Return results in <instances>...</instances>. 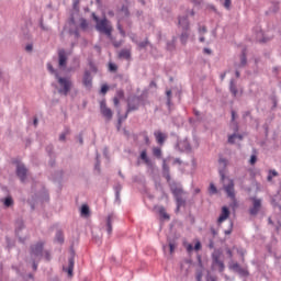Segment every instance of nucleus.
Segmentation results:
<instances>
[{"instance_id": "1", "label": "nucleus", "mask_w": 281, "mask_h": 281, "mask_svg": "<svg viewBox=\"0 0 281 281\" xmlns=\"http://www.w3.org/2000/svg\"><path fill=\"white\" fill-rule=\"evenodd\" d=\"M162 177L166 178L167 183L169 184L170 192L173 194L175 201H176V213H178L181 207H186V192L183 190V186L181 183L176 181H170V167L166 162L162 164Z\"/></svg>"}, {"instance_id": "2", "label": "nucleus", "mask_w": 281, "mask_h": 281, "mask_svg": "<svg viewBox=\"0 0 281 281\" xmlns=\"http://www.w3.org/2000/svg\"><path fill=\"white\" fill-rule=\"evenodd\" d=\"M47 70L49 71V74H52V76H55V78L58 81L59 85V89H58V93H60V95H69V91H71V80L65 77H60V74H58V70L54 69V66L52 65V63H47Z\"/></svg>"}, {"instance_id": "3", "label": "nucleus", "mask_w": 281, "mask_h": 281, "mask_svg": "<svg viewBox=\"0 0 281 281\" xmlns=\"http://www.w3.org/2000/svg\"><path fill=\"white\" fill-rule=\"evenodd\" d=\"M142 102H144V97L138 95V97H133L132 99H130L127 101V110L124 116H119L117 120V128L120 130V127L122 126V123L124 122V120H126L128 117V113L133 112V111H139V106H142Z\"/></svg>"}, {"instance_id": "4", "label": "nucleus", "mask_w": 281, "mask_h": 281, "mask_svg": "<svg viewBox=\"0 0 281 281\" xmlns=\"http://www.w3.org/2000/svg\"><path fill=\"white\" fill-rule=\"evenodd\" d=\"M178 25L179 27H182L180 43L181 45H188V38H190V20H188V15L179 16Z\"/></svg>"}, {"instance_id": "5", "label": "nucleus", "mask_w": 281, "mask_h": 281, "mask_svg": "<svg viewBox=\"0 0 281 281\" xmlns=\"http://www.w3.org/2000/svg\"><path fill=\"white\" fill-rule=\"evenodd\" d=\"M93 20L97 22L95 29L101 34H106L109 38H111V33L113 32V29L109 26V20L106 18L100 20L94 13L92 14Z\"/></svg>"}, {"instance_id": "6", "label": "nucleus", "mask_w": 281, "mask_h": 281, "mask_svg": "<svg viewBox=\"0 0 281 281\" xmlns=\"http://www.w3.org/2000/svg\"><path fill=\"white\" fill-rule=\"evenodd\" d=\"M43 249H45V241H37L30 246V256L32 260H41L43 258Z\"/></svg>"}, {"instance_id": "7", "label": "nucleus", "mask_w": 281, "mask_h": 281, "mask_svg": "<svg viewBox=\"0 0 281 281\" xmlns=\"http://www.w3.org/2000/svg\"><path fill=\"white\" fill-rule=\"evenodd\" d=\"M100 111L105 120H113V111L109 106H106V99L100 101Z\"/></svg>"}, {"instance_id": "8", "label": "nucleus", "mask_w": 281, "mask_h": 281, "mask_svg": "<svg viewBox=\"0 0 281 281\" xmlns=\"http://www.w3.org/2000/svg\"><path fill=\"white\" fill-rule=\"evenodd\" d=\"M246 66H247V48H244L241 50V54H240V63L235 65V67H236V71H235L236 78H240V71L238 69H243V67H246Z\"/></svg>"}, {"instance_id": "9", "label": "nucleus", "mask_w": 281, "mask_h": 281, "mask_svg": "<svg viewBox=\"0 0 281 281\" xmlns=\"http://www.w3.org/2000/svg\"><path fill=\"white\" fill-rule=\"evenodd\" d=\"M250 201L252 202V206L249 209V214L250 216H258V212H260V209L262 207V200L250 198Z\"/></svg>"}, {"instance_id": "10", "label": "nucleus", "mask_w": 281, "mask_h": 281, "mask_svg": "<svg viewBox=\"0 0 281 281\" xmlns=\"http://www.w3.org/2000/svg\"><path fill=\"white\" fill-rule=\"evenodd\" d=\"M16 177H19L20 181L22 183H25V180L27 179V168L25 167V165L19 162L16 165Z\"/></svg>"}, {"instance_id": "11", "label": "nucleus", "mask_w": 281, "mask_h": 281, "mask_svg": "<svg viewBox=\"0 0 281 281\" xmlns=\"http://www.w3.org/2000/svg\"><path fill=\"white\" fill-rule=\"evenodd\" d=\"M227 183L223 186L228 199H236V191L234 189V180L227 178Z\"/></svg>"}, {"instance_id": "12", "label": "nucleus", "mask_w": 281, "mask_h": 281, "mask_svg": "<svg viewBox=\"0 0 281 281\" xmlns=\"http://www.w3.org/2000/svg\"><path fill=\"white\" fill-rule=\"evenodd\" d=\"M58 67L59 69H67V52L65 48L58 49Z\"/></svg>"}, {"instance_id": "13", "label": "nucleus", "mask_w": 281, "mask_h": 281, "mask_svg": "<svg viewBox=\"0 0 281 281\" xmlns=\"http://www.w3.org/2000/svg\"><path fill=\"white\" fill-rule=\"evenodd\" d=\"M82 85L88 90H91V88L93 87V76H91V70H85L82 77Z\"/></svg>"}, {"instance_id": "14", "label": "nucleus", "mask_w": 281, "mask_h": 281, "mask_svg": "<svg viewBox=\"0 0 281 281\" xmlns=\"http://www.w3.org/2000/svg\"><path fill=\"white\" fill-rule=\"evenodd\" d=\"M218 164L221 166V168L218 169L221 181H225V168H227L229 161L227 160V158H223V156H220Z\"/></svg>"}, {"instance_id": "15", "label": "nucleus", "mask_w": 281, "mask_h": 281, "mask_svg": "<svg viewBox=\"0 0 281 281\" xmlns=\"http://www.w3.org/2000/svg\"><path fill=\"white\" fill-rule=\"evenodd\" d=\"M176 147L180 153H190L192 150V147L190 146V142L188 139L178 140Z\"/></svg>"}, {"instance_id": "16", "label": "nucleus", "mask_w": 281, "mask_h": 281, "mask_svg": "<svg viewBox=\"0 0 281 281\" xmlns=\"http://www.w3.org/2000/svg\"><path fill=\"white\" fill-rule=\"evenodd\" d=\"M113 221H115V213H110L105 220V227L109 236L113 234Z\"/></svg>"}, {"instance_id": "17", "label": "nucleus", "mask_w": 281, "mask_h": 281, "mask_svg": "<svg viewBox=\"0 0 281 281\" xmlns=\"http://www.w3.org/2000/svg\"><path fill=\"white\" fill-rule=\"evenodd\" d=\"M74 265L75 259L74 257H70L68 259V267H63V271H65V273H68V278H74Z\"/></svg>"}, {"instance_id": "18", "label": "nucleus", "mask_w": 281, "mask_h": 281, "mask_svg": "<svg viewBox=\"0 0 281 281\" xmlns=\"http://www.w3.org/2000/svg\"><path fill=\"white\" fill-rule=\"evenodd\" d=\"M154 136L156 138L157 144H159V146H164V144L166 143V139L168 138V136L164 134L161 131H155Z\"/></svg>"}, {"instance_id": "19", "label": "nucleus", "mask_w": 281, "mask_h": 281, "mask_svg": "<svg viewBox=\"0 0 281 281\" xmlns=\"http://www.w3.org/2000/svg\"><path fill=\"white\" fill-rule=\"evenodd\" d=\"M227 218H229V209L227 206H223L222 213H221L220 217L217 218L218 225H221V223H223L224 221H227Z\"/></svg>"}, {"instance_id": "20", "label": "nucleus", "mask_w": 281, "mask_h": 281, "mask_svg": "<svg viewBox=\"0 0 281 281\" xmlns=\"http://www.w3.org/2000/svg\"><path fill=\"white\" fill-rule=\"evenodd\" d=\"M139 159H142L146 166H153V160L148 157V151L146 149L140 151Z\"/></svg>"}, {"instance_id": "21", "label": "nucleus", "mask_w": 281, "mask_h": 281, "mask_svg": "<svg viewBox=\"0 0 281 281\" xmlns=\"http://www.w3.org/2000/svg\"><path fill=\"white\" fill-rule=\"evenodd\" d=\"M213 266L218 267L220 273H223V271H225V263H223L218 256H213Z\"/></svg>"}, {"instance_id": "22", "label": "nucleus", "mask_w": 281, "mask_h": 281, "mask_svg": "<svg viewBox=\"0 0 281 281\" xmlns=\"http://www.w3.org/2000/svg\"><path fill=\"white\" fill-rule=\"evenodd\" d=\"M119 58H124V60H131L132 55H131V49L128 48H123L119 53Z\"/></svg>"}, {"instance_id": "23", "label": "nucleus", "mask_w": 281, "mask_h": 281, "mask_svg": "<svg viewBox=\"0 0 281 281\" xmlns=\"http://www.w3.org/2000/svg\"><path fill=\"white\" fill-rule=\"evenodd\" d=\"M167 52H175L177 49V36H173L171 41L167 42Z\"/></svg>"}, {"instance_id": "24", "label": "nucleus", "mask_w": 281, "mask_h": 281, "mask_svg": "<svg viewBox=\"0 0 281 281\" xmlns=\"http://www.w3.org/2000/svg\"><path fill=\"white\" fill-rule=\"evenodd\" d=\"M229 91L233 94V98H236V95H238V89L236 88V80L235 79H231Z\"/></svg>"}, {"instance_id": "25", "label": "nucleus", "mask_w": 281, "mask_h": 281, "mask_svg": "<svg viewBox=\"0 0 281 281\" xmlns=\"http://www.w3.org/2000/svg\"><path fill=\"white\" fill-rule=\"evenodd\" d=\"M25 228V224L23 223V220H18L15 222V234L16 236H19L21 229H24Z\"/></svg>"}, {"instance_id": "26", "label": "nucleus", "mask_w": 281, "mask_h": 281, "mask_svg": "<svg viewBox=\"0 0 281 281\" xmlns=\"http://www.w3.org/2000/svg\"><path fill=\"white\" fill-rule=\"evenodd\" d=\"M56 243H59V245H63L65 243V235H63V231H57L55 235Z\"/></svg>"}, {"instance_id": "27", "label": "nucleus", "mask_w": 281, "mask_h": 281, "mask_svg": "<svg viewBox=\"0 0 281 281\" xmlns=\"http://www.w3.org/2000/svg\"><path fill=\"white\" fill-rule=\"evenodd\" d=\"M79 27L82 30V32H87V30H89V22H87V19H80Z\"/></svg>"}, {"instance_id": "28", "label": "nucleus", "mask_w": 281, "mask_h": 281, "mask_svg": "<svg viewBox=\"0 0 281 281\" xmlns=\"http://www.w3.org/2000/svg\"><path fill=\"white\" fill-rule=\"evenodd\" d=\"M166 95H167V106L170 111V109L172 106V90H167Z\"/></svg>"}, {"instance_id": "29", "label": "nucleus", "mask_w": 281, "mask_h": 281, "mask_svg": "<svg viewBox=\"0 0 281 281\" xmlns=\"http://www.w3.org/2000/svg\"><path fill=\"white\" fill-rule=\"evenodd\" d=\"M231 268L234 270V271H237L238 273H243L244 276L247 274V271H245V269L240 268V265L239 263H233L231 266Z\"/></svg>"}, {"instance_id": "30", "label": "nucleus", "mask_w": 281, "mask_h": 281, "mask_svg": "<svg viewBox=\"0 0 281 281\" xmlns=\"http://www.w3.org/2000/svg\"><path fill=\"white\" fill-rule=\"evenodd\" d=\"M88 65L92 74H95L98 71V66H95V63H93V59L89 58Z\"/></svg>"}, {"instance_id": "31", "label": "nucleus", "mask_w": 281, "mask_h": 281, "mask_svg": "<svg viewBox=\"0 0 281 281\" xmlns=\"http://www.w3.org/2000/svg\"><path fill=\"white\" fill-rule=\"evenodd\" d=\"M278 172L274 169H270L268 171V177H267V181L271 182L273 181V177H278Z\"/></svg>"}, {"instance_id": "32", "label": "nucleus", "mask_w": 281, "mask_h": 281, "mask_svg": "<svg viewBox=\"0 0 281 281\" xmlns=\"http://www.w3.org/2000/svg\"><path fill=\"white\" fill-rule=\"evenodd\" d=\"M158 214L161 216V218H165V220L170 218V215H168V213H166V209L164 206H160L158 209Z\"/></svg>"}, {"instance_id": "33", "label": "nucleus", "mask_w": 281, "mask_h": 281, "mask_svg": "<svg viewBox=\"0 0 281 281\" xmlns=\"http://www.w3.org/2000/svg\"><path fill=\"white\" fill-rule=\"evenodd\" d=\"M3 204L5 207H12V205H14V200L12 196H7L3 201Z\"/></svg>"}, {"instance_id": "34", "label": "nucleus", "mask_w": 281, "mask_h": 281, "mask_svg": "<svg viewBox=\"0 0 281 281\" xmlns=\"http://www.w3.org/2000/svg\"><path fill=\"white\" fill-rule=\"evenodd\" d=\"M90 210H89V205L83 204L81 206V216H89Z\"/></svg>"}, {"instance_id": "35", "label": "nucleus", "mask_w": 281, "mask_h": 281, "mask_svg": "<svg viewBox=\"0 0 281 281\" xmlns=\"http://www.w3.org/2000/svg\"><path fill=\"white\" fill-rule=\"evenodd\" d=\"M153 155H154V157H157V159H161V148L154 147L153 148Z\"/></svg>"}, {"instance_id": "36", "label": "nucleus", "mask_w": 281, "mask_h": 281, "mask_svg": "<svg viewBox=\"0 0 281 281\" xmlns=\"http://www.w3.org/2000/svg\"><path fill=\"white\" fill-rule=\"evenodd\" d=\"M67 135H69L68 127H66L65 131L59 135V142H65V139H67Z\"/></svg>"}, {"instance_id": "37", "label": "nucleus", "mask_w": 281, "mask_h": 281, "mask_svg": "<svg viewBox=\"0 0 281 281\" xmlns=\"http://www.w3.org/2000/svg\"><path fill=\"white\" fill-rule=\"evenodd\" d=\"M209 192L210 194H218V189H216V186H214V183H210Z\"/></svg>"}, {"instance_id": "38", "label": "nucleus", "mask_w": 281, "mask_h": 281, "mask_svg": "<svg viewBox=\"0 0 281 281\" xmlns=\"http://www.w3.org/2000/svg\"><path fill=\"white\" fill-rule=\"evenodd\" d=\"M121 12H122V14H124V16H131V11H128L127 5H122Z\"/></svg>"}, {"instance_id": "39", "label": "nucleus", "mask_w": 281, "mask_h": 281, "mask_svg": "<svg viewBox=\"0 0 281 281\" xmlns=\"http://www.w3.org/2000/svg\"><path fill=\"white\" fill-rule=\"evenodd\" d=\"M256 161H258V156H256V154H252L249 160L250 166H255Z\"/></svg>"}, {"instance_id": "40", "label": "nucleus", "mask_w": 281, "mask_h": 281, "mask_svg": "<svg viewBox=\"0 0 281 281\" xmlns=\"http://www.w3.org/2000/svg\"><path fill=\"white\" fill-rule=\"evenodd\" d=\"M53 150H54V145H48L46 147V153L48 154L49 157H54Z\"/></svg>"}, {"instance_id": "41", "label": "nucleus", "mask_w": 281, "mask_h": 281, "mask_svg": "<svg viewBox=\"0 0 281 281\" xmlns=\"http://www.w3.org/2000/svg\"><path fill=\"white\" fill-rule=\"evenodd\" d=\"M109 71H111V72L117 71V65H115L113 63H110L109 64Z\"/></svg>"}, {"instance_id": "42", "label": "nucleus", "mask_w": 281, "mask_h": 281, "mask_svg": "<svg viewBox=\"0 0 281 281\" xmlns=\"http://www.w3.org/2000/svg\"><path fill=\"white\" fill-rule=\"evenodd\" d=\"M228 144H236V133L228 136Z\"/></svg>"}, {"instance_id": "43", "label": "nucleus", "mask_w": 281, "mask_h": 281, "mask_svg": "<svg viewBox=\"0 0 281 281\" xmlns=\"http://www.w3.org/2000/svg\"><path fill=\"white\" fill-rule=\"evenodd\" d=\"M94 170H97V172H100V155L97 154V162L94 165Z\"/></svg>"}, {"instance_id": "44", "label": "nucleus", "mask_w": 281, "mask_h": 281, "mask_svg": "<svg viewBox=\"0 0 281 281\" xmlns=\"http://www.w3.org/2000/svg\"><path fill=\"white\" fill-rule=\"evenodd\" d=\"M44 258H45V260H47V262H49V260H52V254L49 252V250L44 251Z\"/></svg>"}, {"instance_id": "45", "label": "nucleus", "mask_w": 281, "mask_h": 281, "mask_svg": "<svg viewBox=\"0 0 281 281\" xmlns=\"http://www.w3.org/2000/svg\"><path fill=\"white\" fill-rule=\"evenodd\" d=\"M198 32H199V34H207V27L206 26H199Z\"/></svg>"}, {"instance_id": "46", "label": "nucleus", "mask_w": 281, "mask_h": 281, "mask_svg": "<svg viewBox=\"0 0 281 281\" xmlns=\"http://www.w3.org/2000/svg\"><path fill=\"white\" fill-rule=\"evenodd\" d=\"M233 229H234V223L231 222L229 228L226 229V231H224V234H225L226 236H229V234H232Z\"/></svg>"}, {"instance_id": "47", "label": "nucleus", "mask_w": 281, "mask_h": 281, "mask_svg": "<svg viewBox=\"0 0 281 281\" xmlns=\"http://www.w3.org/2000/svg\"><path fill=\"white\" fill-rule=\"evenodd\" d=\"M117 30L122 36H126V32H124V29L122 27V24L117 23Z\"/></svg>"}, {"instance_id": "48", "label": "nucleus", "mask_w": 281, "mask_h": 281, "mask_svg": "<svg viewBox=\"0 0 281 281\" xmlns=\"http://www.w3.org/2000/svg\"><path fill=\"white\" fill-rule=\"evenodd\" d=\"M224 8H226V10H229V8H232V0H224Z\"/></svg>"}, {"instance_id": "49", "label": "nucleus", "mask_w": 281, "mask_h": 281, "mask_svg": "<svg viewBox=\"0 0 281 281\" xmlns=\"http://www.w3.org/2000/svg\"><path fill=\"white\" fill-rule=\"evenodd\" d=\"M116 98H119L120 100H122L124 98V90H117L116 91Z\"/></svg>"}, {"instance_id": "50", "label": "nucleus", "mask_w": 281, "mask_h": 281, "mask_svg": "<svg viewBox=\"0 0 281 281\" xmlns=\"http://www.w3.org/2000/svg\"><path fill=\"white\" fill-rule=\"evenodd\" d=\"M114 192L116 193V194H119V193H121L122 192V184H116L115 187H114Z\"/></svg>"}, {"instance_id": "51", "label": "nucleus", "mask_w": 281, "mask_h": 281, "mask_svg": "<svg viewBox=\"0 0 281 281\" xmlns=\"http://www.w3.org/2000/svg\"><path fill=\"white\" fill-rule=\"evenodd\" d=\"M106 91H109V86H108V85H103V86L101 87V93H102L103 95H105Z\"/></svg>"}, {"instance_id": "52", "label": "nucleus", "mask_w": 281, "mask_h": 281, "mask_svg": "<svg viewBox=\"0 0 281 281\" xmlns=\"http://www.w3.org/2000/svg\"><path fill=\"white\" fill-rule=\"evenodd\" d=\"M193 249H194L195 251H200V249H201V241H200V240H196V243H195Z\"/></svg>"}, {"instance_id": "53", "label": "nucleus", "mask_w": 281, "mask_h": 281, "mask_svg": "<svg viewBox=\"0 0 281 281\" xmlns=\"http://www.w3.org/2000/svg\"><path fill=\"white\" fill-rule=\"evenodd\" d=\"M195 280H196V281L203 280V272H201V271L198 272L196 276H195Z\"/></svg>"}, {"instance_id": "54", "label": "nucleus", "mask_w": 281, "mask_h": 281, "mask_svg": "<svg viewBox=\"0 0 281 281\" xmlns=\"http://www.w3.org/2000/svg\"><path fill=\"white\" fill-rule=\"evenodd\" d=\"M187 251L190 254L192 251H194V246H192V244H188L187 245Z\"/></svg>"}, {"instance_id": "55", "label": "nucleus", "mask_w": 281, "mask_h": 281, "mask_svg": "<svg viewBox=\"0 0 281 281\" xmlns=\"http://www.w3.org/2000/svg\"><path fill=\"white\" fill-rule=\"evenodd\" d=\"M75 38H80V31L78 29H76L74 32H72Z\"/></svg>"}, {"instance_id": "56", "label": "nucleus", "mask_w": 281, "mask_h": 281, "mask_svg": "<svg viewBox=\"0 0 281 281\" xmlns=\"http://www.w3.org/2000/svg\"><path fill=\"white\" fill-rule=\"evenodd\" d=\"M32 49H34V46H33L32 44H27V45L25 46V50H26V52H32Z\"/></svg>"}, {"instance_id": "57", "label": "nucleus", "mask_w": 281, "mask_h": 281, "mask_svg": "<svg viewBox=\"0 0 281 281\" xmlns=\"http://www.w3.org/2000/svg\"><path fill=\"white\" fill-rule=\"evenodd\" d=\"M113 102H114V106H117L120 104V98L114 97Z\"/></svg>"}, {"instance_id": "58", "label": "nucleus", "mask_w": 281, "mask_h": 281, "mask_svg": "<svg viewBox=\"0 0 281 281\" xmlns=\"http://www.w3.org/2000/svg\"><path fill=\"white\" fill-rule=\"evenodd\" d=\"M35 260L36 259H33V271H36V269H38V263Z\"/></svg>"}, {"instance_id": "59", "label": "nucleus", "mask_w": 281, "mask_h": 281, "mask_svg": "<svg viewBox=\"0 0 281 281\" xmlns=\"http://www.w3.org/2000/svg\"><path fill=\"white\" fill-rule=\"evenodd\" d=\"M138 45L140 48H144L148 45V42H140Z\"/></svg>"}, {"instance_id": "60", "label": "nucleus", "mask_w": 281, "mask_h": 281, "mask_svg": "<svg viewBox=\"0 0 281 281\" xmlns=\"http://www.w3.org/2000/svg\"><path fill=\"white\" fill-rule=\"evenodd\" d=\"M236 121V111H232V122Z\"/></svg>"}, {"instance_id": "61", "label": "nucleus", "mask_w": 281, "mask_h": 281, "mask_svg": "<svg viewBox=\"0 0 281 281\" xmlns=\"http://www.w3.org/2000/svg\"><path fill=\"white\" fill-rule=\"evenodd\" d=\"M144 139H145V144H150V138L148 137V135H145L144 136Z\"/></svg>"}, {"instance_id": "62", "label": "nucleus", "mask_w": 281, "mask_h": 281, "mask_svg": "<svg viewBox=\"0 0 281 281\" xmlns=\"http://www.w3.org/2000/svg\"><path fill=\"white\" fill-rule=\"evenodd\" d=\"M44 201H49V193L44 192Z\"/></svg>"}, {"instance_id": "63", "label": "nucleus", "mask_w": 281, "mask_h": 281, "mask_svg": "<svg viewBox=\"0 0 281 281\" xmlns=\"http://www.w3.org/2000/svg\"><path fill=\"white\" fill-rule=\"evenodd\" d=\"M203 52H204V54H212V49H210V48H204Z\"/></svg>"}, {"instance_id": "64", "label": "nucleus", "mask_w": 281, "mask_h": 281, "mask_svg": "<svg viewBox=\"0 0 281 281\" xmlns=\"http://www.w3.org/2000/svg\"><path fill=\"white\" fill-rule=\"evenodd\" d=\"M115 201L120 203V193H115Z\"/></svg>"}]
</instances>
